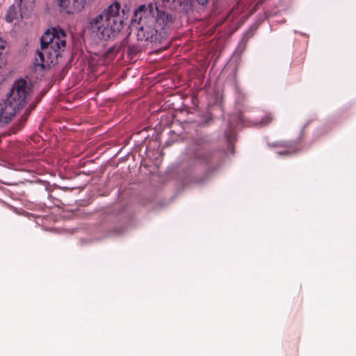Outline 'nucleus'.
Listing matches in <instances>:
<instances>
[{
    "label": "nucleus",
    "instance_id": "obj_5",
    "mask_svg": "<svg viewBox=\"0 0 356 356\" xmlns=\"http://www.w3.org/2000/svg\"><path fill=\"white\" fill-rule=\"evenodd\" d=\"M145 18L143 19L142 16L138 23L136 38L139 41H149L150 42H156L162 37V33L159 32L158 29L152 26V24L146 23Z\"/></svg>",
    "mask_w": 356,
    "mask_h": 356
},
{
    "label": "nucleus",
    "instance_id": "obj_8",
    "mask_svg": "<svg viewBox=\"0 0 356 356\" xmlns=\"http://www.w3.org/2000/svg\"><path fill=\"white\" fill-rule=\"evenodd\" d=\"M62 12L73 14L80 12L84 8L85 1H58Z\"/></svg>",
    "mask_w": 356,
    "mask_h": 356
},
{
    "label": "nucleus",
    "instance_id": "obj_21",
    "mask_svg": "<svg viewBox=\"0 0 356 356\" xmlns=\"http://www.w3.org/2000/svg\"><path fill=\"white\" fill-rule=\"evenodd\" d=\"M208 1H202L201 2V5L202 6H204L205 5V3H207Z\"/></svg>",
    "mask_w": 356,
    "mask_h": 356
},
{
    "label": "nucleus",
    "instance_id": "obj_13",
    "mask_svg": "<svg viewBox=\"0 0 356 356\" xmlns=\"http://www.w3.org/2000/svg\"><path fill=\"white\" fill-rule=\"evenodd\" d=\"M138 49L135 47H129V52L131 54H136L138 52Z\"/></svg>",
    "mask_w": 356,
    "mask_h": 356
},
{
    "label": "nucleus",
    "instance_id": "obj_17",
    "mask_svg": "<svg viewBox=\"0 0 356 356\" xmlns=\"http://www.w3.org/2000/svg\"><path fill=\"white\" fill-rule=\"evenodd\" d=\"M243 1H237V6H238V8L240 7L241 6H242V4L241 3H242Z\"/></svg>",
    "mask_w": 356,
    "mask_h": 356
},
{
    "label": "nucleus",
    "instance_id": "obj_19",
    "mask_svg": "<svg viewBox=\"0 0 356 356\" xmlns=\"http://www.w3.org/2000/svg\"><path fill=\"white\" fill-rule=\"evenodd\" d=\"M143 9V6H140L138 8V11L140 13V12H142Z\"/></svg>",
    "mask_w": 356,
    "mask_h": 356
},
{
    "label": "nucleus",
    "instance_id": "obj_2",
    "mask_svg": "<svg viewBox=\"0 0 356 356\" xmlns=\"http://www.w3.org/2000/svg\"><path fill=\"white\" fill-rule=\"evenodd\" d=\"M66 33L60 27L47 29L40 38V50L36 51L33 67L42 71L45 67L57 63L60 51L66 45Z\"/></svg>",
    "mask_w": 356,
    "mask_h": 356
},
{
    "label": "nucleus",
    "instance_id": "obj_6",
    "mask_svg": "<svg viewBox=\"0 0 356 356\" xmlns=\"http://www.w3.org/2000/svg\"><path fill=\"white\" fill-rule=\"evenodd\" d=\"M23 108L18 104L7 99L3 104H0V122H8L17 112Z\"/></svg>",
    "mask_w": 356,
    "mask_h": 356
},
{
    "label": "nucleus",
    "instance_id": "obj_20",
    "mask_svg": "<svg viewBox=\"0 0 356 356\" xmlns=\"http://www.w3.org/2000/svg\"><path fill=\"white\" fill-rule=\"evenodd\" d=\"M22 3H23V1H19V5H18V6H19V7H21V6H22Z\"/></svg>",
    "mask_w": 356,
    "mask_h": 356
},
{
    "label": "nucleus",
    "instance_id": "obj_22",
    "mask_svg": "<svg viewBox=\"0 0 356 356\" xmlns=\"http://www.w3.org/2000/svg\"><path fill=\"white\" fill-rule=\"evenodd\" d=\"M282 146H286H286H288L287 143H284V144L282 145Z\"/></svg>",
    "mask_w": 356,
    "mask_h": 356
},
{
    "label": "nucleus",
    "instance_id": "obj_4",
    "mask_svg": "<svg viewBox=\"0 0 356 356\" xmlns=\"http://www.w3.org/2000/svg\"><path fill=\"white\" fill-rule=\"evenodd\" d=\"M188 156L193 165H208L213 156V152L206 147L204 143L197 140L188 149Z\"/></svg>",
    "mask_w": 356,
    "mask_h": 356
},
{
    "label": "nucleus",
    "instance_id": "obj_18",
    "mask_svg": "<svg viewBox=\"0 0 356 356\" xmlns=\"http://www.w3.org/2000/svg\"><path fill=\"white\" fill-rule=\"evenodd\" d=\"M218 1H214L213 6L217 7L218 6Z\"/></svg>",
    "mask_w": 356,
    "mask_h": 356
},
{
    "label": "nucleus",
    "instance_id": "obj_11",
    "mask_svg": "<svg viewBox=\"0 0 356 356\" xmlns=\"http://www.w3.org/2000/svg\"><path fill=\"white\" fill-rule=\"evenodd\" d=\"M5 41L0 39V74H1V67L4 65V62L3 60V58L1 57V51L5 47Z\"/></svg>",
    "mask_w": 356,
    "mask_h": 356
},
{
    "label": "nucleus",
    "instance_id": "obj_12",
    "mask_svg": "<svg viewBox=\"0 0 356 356\" xmlns=\"http://www.w3.org/2000/svg\"><path fill=\"white\" fill-rule=\"evenodd\" d=\"M41 97H37L35 102L31 103L26 111V114L28 115L36 107L37 104L40 101Z\"/></svg>",
    "mask_w": 356,
    "mask_h": 356
},
{
    "label": "nucleus",
    "instance_id": "obj_1",
    "mask_svg": "<svg viewBox=\"0 0 356 356\" xmlns=\"http://www.w3.org/2000/svg\"><path fill=\"white\" fill-rule=\"evenodd\" d=\"M121 9L119 1H113L107 8L95 17L89 18L87 28L100 40L115 39L124 28L123 17L120 16Z\"/></svg>",
    "mask_w": 356,
    "mask_h": 356
},
{
    "label": "nucleus",
    "instance_id": "obj_14",
    "mask_svg": "<svg viewBox=\"0 0 356 356\" xmlns=\"http://www.w3.org/2000/svg\"><path fill=\"white\" fill-rule=\"evenodd\" d=\"M13 9V6H12L9 8L8 11V14L6 16V18H10L9 19H8V21H9V22H10L12 20V19L13 18V17H10V15H12Z\"/></svg>",
    "mask_w": 356,
    "mask_h": 356
},
{
    "label": "nucleus",
    "instance_id": "obj_7",
    "mask_svg": "<svg viewBox=\"0 0 356 356\" xmlns=\"http://www.w3.org/2000/svg\"><path fill=\"white\" fill-rule=\"evenodd\" d=\"M156 11V28L158 29L159 32L165 31L168 29L171 24L172 23L173 18L172 15L166 13L165 11H162L159 9L156 2L155 1Z\"/></svg>",
    "mask_w": 356,
    "mask_h": 356
},
{
    "label": "nucleus",
    "instance_id": "obj_23",
    "mask_svg": "<svg viewBox=\"0 0 356 356\" xmlns=\"http://www.w3.org/2000/svg\"><path fill=\"white\" fill-rule=\"evenodd\" d=\"M225 19H226L224 17L223 20H222V21H221L220 24L223 23V22L225 21Z\"/></svg>",
    "mask_w": 356,
    "mask_h": 356
},
{
    "label": "nucleus",
    "instance_id": "obj_3",
    "mask_svg": "<svg viewBox=\"0 0 356 356\" xmlns=\"http://www.w3.org/2000/svg\"><path fill=\"white\" fill-rule=\"evenodd\" d=\"M32 86L23 79L16 80L10 89L8 99L24 108L32 95Z\"/></svg>",
    "mask_w": 356,
    "mask_h": 356
},
{
    "label": "nucleus",
    "instance_id": "obj_9",
    "mask_svg": "<svg viewBox=\"0 0 356 356\" xmlns=\"http://www.w3.org/2000/svg\"><path fill=\"white\" fill-rule=\"evenodd\" d=\"M252 35H253L252 30H248L245 33L237 46L236 51L238 52L241 53L245 49L248 42Z\"/></svg>",
    "mask_w": 356,
    "mask_h": 356
},
{
    "label": "nucleus",
    "instance_id": "obj_15",
    "mask_svg": "<svg viewBox=\"0 0 356 356\" xmlns=\"http://www.w3.org/2000/svg\"><path fill=\"white\" fill-rule=\"evenodd\" d=\"M236 10L235 8L232 10L230 11L229 16H232V17H235Z\"/></svg>",
    "mask_w": 356,
    "mask_h": 356
},
{
    "label": "nucleus",
    "instance_id": "obj_16",
    "mask_svg": "<svg viewBox=\"0 0 356 356\" xmlns=\"http://www.w3.org/2000/svg\"><path fill=\"white\" fill-rule=\"evenodd\" d=\"M278 154H286V155H289V154H291V152H289V151H288V150H287V151H285V152H279Z\"/></svg>",
    "mask_w": 356,
    "mask_h": 356
},
{
    "label": "nucleus",
    "instance_id": "obj_10",
    "mask_svg": "<svg viewBox=\"0 0 356 356\" xmlns=\"http://www.w3.org/2000/svg\"><path fill=\"white\" fill-rule=\"evenodd\" d=\"M273 120V117L270 113L266 114L259 122V124L262 126H266L270 124Z\"/></svg>",
    "mask_w": 356,
    "mask_h": 356
}]
</instances>
